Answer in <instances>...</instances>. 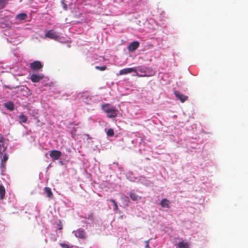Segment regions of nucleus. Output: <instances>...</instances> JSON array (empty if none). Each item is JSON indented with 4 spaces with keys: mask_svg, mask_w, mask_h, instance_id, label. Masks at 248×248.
Returning <instances> with one entry per match:
<instances>
[{
    "mask_svg": "<svg viewBox=\"0 0 248 248\" xmlns=\"http://www.w3.org/2000/svg\"><path fill=\"white\" fill-rule=\"evenodd\" d=\"M0 155V158L1 160L0 164V169L1 171H3L5 169L6 167V162L8 159V156L7 154L4 153L3 155Z\"/></svg>",
    "mask_w": 248,
    "mask_h": 248,
    "instance_id": "f257e3e1",
    "label": "nucleus"
},
{
    "mask_svg": "<svg viewBox=\"0 0 248 248\" xmlns=\"http://www.w3.org/2000/svg\"><path fill=\"white\" fill-rule=\"evenodd\" d=\"M45 36L50 39H54L55 40H58L59 37L57 32L53 31V30H50L47 31L45 34Z\"/></svg>",
    "mask_w": 248,
    "mask_h": 248,
    "instance_id": "f03ea898",
    "label": "nucleus"
},
{
    "mask_svg": "<svg viewBox=\"0 0 248 248\" xmlns=\"http://www.w3.org/2000/svg\"><path fill=\"white\" fill-rule=\"evenodd\" d=\"M30 67L33 71H36L42 69L43 65L40 61H35L30 63Z\"/></svg>",
    "mask_w": 248,
    "mask_h": 248,
    "instance_id": "7ed1b4c3",
    "label": "nucleus"
},
{
    "mask_svg": "<svg viewBox=\"0 0 248 248\" xmlns=\"http://www.w3.org/2000/svg\"><path fill=\"white\" fill-rule=\"evenodd\" d=\"M44 77L43 74H32L31 76V80L33 83H37L42 80Z\"/></svg>",
    "mask_w": 248,
    "mask_h": 248,
    "instance_id": "20e7f679",
    "label": "nucleus"
},
{
    "mask_svg": "<svg viewBox=\"0 0 248 248\" xmlns=\"http://www.w3.org/2000/svg\"><path fill=\"white\" fill-rule=\"evenodd\" d=\"M49 155L53 160H58L62 155V153L58 150H52L50 151Z\"/></svg>",
    "mask_w": 248,
    "mask_h": 248,
    "instance_id": "39448f33",
    "label": "nucleus"
},
{
    "mask_svg": "<svg viewBox=\"0 0 248 248\" xmlns=\"http://www.w3.org/2000/svg\"><path fill=\"white\" fill-rule=\"evenodd\" d=\"M176 98L180 100L182 103H184L188 99V97L186 95H185L178 91H175L174 93Z\"/></svg>",
    "mask_w": 248,
    "mask_h": 248,
    "instance_id": "423d86ee",
    "label": "nucleus"
},
{
    "mask_svg": "<svg viewBox=\"0 0 248 248\" xmlns=\"http://www.w3.org/2000/svg\"><path fill=\"white\" fill-rule=\"evenodd\" d=\"M139 46L140 43L138 41L132 42L128 46V49L129 51H134L139 47Z\"/></svg>",
    "mask_w": 248,
    "mask_h": 248,
    "instance_id": "0eeeda50",
    "label": "nucleus"
},
{
    "mask_svg": "<svg viewBox=\"0 0 248 248\" xmlns=\"http://www.w3.org/2000/svg\"><path fill=\"white\" fill-rule=\"evenodd\" d=\"M136 72V70L134 68H126L120 71V75H126L132 72Z\"/></svg>",
    "mask_w": 248,
    "mask_h": 248,
    "instance_id": "6e6552de",
    "label": "nucleus"
},
{
    "mask_svg": "<svg viewBox=\"0 0 248 248\" xmlns=\"http://www.w3.org/2000/svg\"><path fill=\"white\" fill-rule=\"evenodd\" d=\"M75 235L77 237L81 239H85L86 237L85 231L81 229H79L75 232Z\"/></svg>",
    "mask_w": 248,
    "mask_h": 248,
    "instance_id": "1a4fd4ad",
    "label": "nucleus"
},
{
    "mask_svg": "<svg viewBox=\"0 0 248 248\" xmlns=\"http://www.w3.org/2000/svg\"><path fill=\"white\" fill-rule=\"evenodd\" d=\"M177 248H189V244L187 242L184 241L179 242L176 246Z\"/></svg>",
    "mask_w": 248,
    "mask_h": 248,
    "instance_id": "9d476101",
    "label": "nucleus"
},
{
    "mask_svg": "<svg viewBox=\"0 0 248 248\" xmlns=\"http://www.w3.org/2000/svg\"><path fill=\"white\" fill-rule=\"evenodd\" d=\"M3 142V138L1 137L0 138V155H2L6 149V147L4 146Z\"/></svg>",
    "mask_w": 248,
    "mask_h": 248,
    "instance_id": "9b49d317",
    "label": "nucleus"
},
{
    "mask_svg": "<svg viewBox=\"0 0 248 248\" xmlns=\"http://www.w3.org/2000/svg\"><path fill=\"white\" fill-rule=\"evenodd\" d=\"M170 202L167 199L164 198L160 202V205L162 207L170 208Z\"/></svg>",
    "mask_w": 248,
    "mask_h": 248,
    "instance_id": "f8f14e48",
    "label": "nucleus"
},
{
    "mask_svg": "<svg viewBox=\"0 0 248 248\" xmlns=\"http://www.w3.org/2000/svg\"><path fill=\"white\" fill-rule=\"evenodd\" d=\"M118 110L114 108H109V118L114 117L117 115Z\"/></svg>",
    "mask_w": 248,
    "mask_h": 248,
    "instance_id": "ddd939ff",
    "label": "nucleus"
},
{
    "mask_svg": "<svg viewBox=\"0 0 248 248\" xmlns=\"http://www.w3.org/2000/svg\"><path fill=\"white\" fill-rule=\"evenodd\" d=\"M5 194V188L4 186L0 185V199H3Z\"/></svg>",
    "mask_w": 248,
    "mask_h": 248,
    "instance_id": "4468645a",
    "label": "nucleus"
},
{
    "mask_svg": "<svg viewBox=\"0 0 248 248\" xmlns=\"http://www.w3.org/2000/svg\"><path fill=\"white\" fill-rule=\"evenodd\" d=\"M5 107L10 110H13L14 109V104L11 102H8L5 104Z\"/></svg>",
    "mask_w": 248,
    "mask_h": 248,
    "instance_id": "2eb2a0df",
    "label": "nucleus"
},
{
    "mask_svg": "<svg viewBox=\"0 0 248 248\" xmlns=\"http://www.w3.org/2000/svg\"><path fill=\"white\" fill-rule=\"evenodd\" d=\"M129 196L131 200H132L134 201H138L139 199H140V198L139 197L138 195H137L135 193H130L129 194Z\"/></svg>",
    "mask_w": 248,
    "mask_h": 248,
    "instance_id": "dca6fc26",
    "label": "nucleus"
},
{
    "mask_svg": "<svg viewBox=\"0 0 248 248\" xmlns=\"http://www.w3.org/2000/svg\"><path fill=\"white\" fill-rule=\"evenodd\" d=\"M44 190H45V192L46 193L47 196L48 197H49V198L51 197V196H52L53 194H52V192L51 191V188L50 187H46L44 188Z\"/></svg>",
    "mask_w": 248,
    "mask_h": 248,
    "instance_id": "f3484780",
    "label": "nucleus"
},
{
    "mask_svg": "<svg viewBox=\"0 0 248 248\" xmlns=\"http://www.w3.org/2000/svg\"><path fill=\"white\" fill-rule=\"evenodd\" d=\"M16 17L20 20H22L27 18V15L24 13H21L17 15Z\"/></svg>",
    "mask_w": 248,
    "mask_h": 248,
    "instance_id": "a211bd4d",
    "label": "nucleus"
},
{
    "mask_svg": "<svg viewBox=\"0 0 248 248\" xmlns=\"http://www.w3.org/2000/svg\"><path fill=\"white\" fill-rule=\"evenodd\" d=\"M19 119L20 120V121L22 123H26L27 121V117L24 115V114H21L18 116Z\"/></svg>",
    "mask_w": 248,
    "mask_h": 248,
    "instance_id": "6ab92c4d",
    "label": "nucleus"
},
{
    "mask_svg": "<svg viewBox=\"0 0 248 248\" xmlns=\"http://www.w3.org/2000/svg\"><path fill=\"white\" fill-rule=\"evenodd\" d=\"M102 109L103 110L107 113V116H108V105L105 104L102 106Z\"/></svg>",
    "mask_w": 248,
    "mask_h": 248,
    "instance_id": "aec40b11",
    "label": "nucleus"
},
{
    "mask_svg": "<svg viewBox=\"0 0 248 248\" xmlns=\"http://www.w3.org/2000/svg\"><path fill=\"white\" fill-rule=\"evenodd\" d=\"M111 202L112 204V205L113 206V210L114 211H117L118 210V205H117V203L115 202V201L114 200H111Z\"/></svg>",
    "mask_w": 248,
    "mask_h": 248,
    "instance_id": "412c9836",
    "label": "nucleus"
},
{
    "mask_svg": "<svg viewBox=\"0 0 248 248\" xmlns=\"http://www.w3.org/2000/svg\"><path fill=\"white\" fill-rule=\"evenodd\" d=\"M7 2L5 0H0V9H3L6 5Z\"/></svg>",
    "mask_w": 248,
    "mask_h": 248,
    "instance_id": "4be33fe9",
    "label": "nucleus"
},
{
    "mask_svg": "<svg viewBox=\"0 0 248 248\" xmlns=\"http://www.w3.org/2000/svg\"><path fill=\"white\" fill-rule=\"evenodd\" d=\"M95 68L97 70H99L100 71H104L107 69L106 66H96Z\"/></svg>",
    "mask_w": 248,
    "mask_h": 248,
    "instance_id": "5701e85b",
    "label": "nucleus"
},
{
    "mask_svg": "<svg viewBox=\"0 0 248 248\" xmlns=\"http://www.w3.org/2000/svg\"><path fill=\"white\" fill-rule=\"evenodd\" d=\"M60 245L63 248H70V246L66 244L60 243Z\"/></svg>",
    "mask_w": 248,
    "mask_h": 248,
    "instance_id": "b1692460",
    "label": "nucleus"
},
{
    "mask_svg": "<svg viewBox=\"0 0 248 248\" xmlns=\"http://www.w3.org/2000/svg\"><path fill=\"white\" fill-rule=\"evenodd\" d=\"M61 3H62V5L63 8H64L65 10H67V4L65 3V2H64V0H62L61 1Z\"/></svg>",
    "mask_w": 248,
    "mask_h": 248,
    "instance_id": "393cba45",
    "label": "nucleus"
},
{
    "mask_svg": "<svg viewBox=\"0 0 248 248\" xmlns=\"http://www.w3.org/2000/svg\"><path fill=\"white\" fill-rule=\"evenodd\" d=\"M58 229L59 230H61L62 229V223L61 220L59 221V223L58 224Z\"/></svg>",
    "mask_w": 248,
    "mask_h": 248,
    "instance_id": "a878e982",
    "label": "nucleus"
},
{
    "mask_svg": "<svg viewBox=\"0 0 248 248\" xmlns=\"http://www.w3.org/2000/svg\"><path fill=\"white\" fill-rule=\"evenodd\" d=\"M114 135V131L112 129L109 128V137H112Z\"/></svg>",
    "mask_w": 248,
    "mask_h": 248,
    "instance_id": "bb28decb",
    "label": "nucleus"
},
{
    "mask_svg": "<svg viewBox=\"0 0 248 248\" xmlns=\"http://www.w3.org/2000/svg\"><path fill=\"white\" fill-rule=\"evenodd\" d=\"M146 245L145 246V248H150L149 245V241H146Z\"/></svg>",
    "mask_w": 248,
    "mask_h": 248,
    "instance_id": "cd10ccee",
    "label": "nucleus"
},
{
    "mask_svg": "<svg viewBox=\"0 0 248 248\" xmlns=\"http://www.w3.org/2000/svg\"><path fill=\"white\" fill-rule=\"evenodd\" d=\"M107 134L108 136V130L106 131Z\"/></svg>",
    "mask_w": 248,
    "mask_h": 248,
    "instance_id": "c85d7f7f",
    "label": "nucleus"
}]
</instances>
